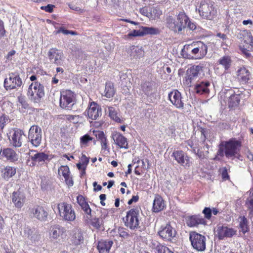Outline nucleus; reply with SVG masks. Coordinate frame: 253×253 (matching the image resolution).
<instances>
[{"instance_id": "obj_2", "label": "nucleus", "mask_w": 253, "mask_h": 253, "mask_svg": "<svg viewBox=\"0 0 253 253\" xmlns=\"http://www.w3.org/2000/svg\"><path fill=\"white\" fill-rule=\"evenodd\" d=\"M239 40V47L247 56H250V52L253 51V36L248 30H240L237 34Z\"/></svg>"}, {"instance_id": "obj_3", "label": "nucleus", "mask_w": 253, "mask_h": 253, "mask_svg": "<svg viewBox=\"0 0 253 253\" xmlns=\"http://www.w3.org/2000/svg\"><path fill=\"white\" fill-rule=\"evenodd\" d=\"M125 225L132 231H140L141 217L139 211L137 208H132L126 212L124 218Z\"/></svg>"}, {"instance_id": "obj_43", "label": "nucleus", "mask_w": 253, "mask_h": 253, "mask_svg": "<svg viewBox=\"0 0 253 253\" xmlns=\"http://www.w3.org/2000/svg\"><path fill=\"white\" fill-rule=\"evenodd\" d=\"M155 253H174L172 250L167 246L161 243L158 244L154 247Z\"/></svg>"}, {"instance_id": "obj_38", "label": "nucleus", "mask_w": 253, "mask_h": 253, "mask_svg": "<svg viewBox=\"0 0 253 253\" xmlns=\"http://www.w3.org/2000/svg\"><path fill=\"white\" fill-rule=\"evenodd\" d=\"M218 63L223 67L225 72H227L231 67L232 60L229 55H224L218 60Z\"/></svg>"}, {"instance_id": "obj_26", "label": "nucleus", "mask_w": 253, "mask_h": 253, "mask_svg": "<svg viewBox=\"0 0 253 253\" xmlns=\"http://www.w3.org/2000/svg\"><path fill=\"white\" fill-rule=\"evenodd\" d=\"M113 244L111 240L102 239L98 241L96 248L99 253H109Z\"/></svg>"}, {"instance_id": "obj_12", "label": "nucleus", "mask_w": 253, "mask_h": 253, "mask_svg": "<svg viewBox=\"0 0 253 253\" xmlns=\"http://www.w3.org/2000/svg\"><path fill=\"white\" fill-rule=\"evenodd\" d=\"M42 129L37 125L31 126L28 132V139L35 147L39 146L42 141Z\"/></svg>"}, {"instance_id": "obj_10", "label": "nucleus", "mask_w": 253, "mask_h": 253, "mask_svg": "<svg viewBox=\"0 0 253 253\" xmlns=\"http://www.w3.org/2000/svg\"><path fill=\"white\" fill-rule=\"evenodd\" d=\"M203 66L200 65H194L189 68L186 71L184 83L188 86H191L192 84L197 79L198 75L203 70Z\"/></svg>"}, {"instance_id": "obj_24", "label": "nucleus", "mask_w": 253, "mask_h": 253, "mask_svg": "<svg viewBox=\"0 0 253 253\" xmlns=\"http://www.w3.org/2000/svg\"><path fill=\"white\" fill-rule=\"evenodd\" d=\"M11 199L15 207L21 209L25 204L26 197L24 193L18 190L12 193Z\"/></svg>"}, {"instance_id": "obj_23", "label": "nucleus", "mask_w": 253, "mask_h": 253, "mask_svg": "<svg viewBox=\"0 0 253 253\" xmlns=\"http://www.w3.org/2000/svg\"><path fill=\"white\" fill-rule=\"evenodd\" d=\"M186 224L190 227H198L199 225L206 224V220L201 215L189 216L186 218Z\"/></svg>"}, {"instance_id": "obj_4", "label": "nucleus", "mask_w": 253, "mask_h": 253, "mask_svg": "<svg viewBox=\"0 0 253 253\" xmlns=\"http://www.w3.org/2000/svg\"><path fill=\"white\" fill-rule=\"evenodd\" d=\"M27 95L31 101L39 103L44 96L43 85L39 82L31 83L29 86Z\"/></svg>"}, {"instance_id": "obj_18", "label": "nucleus", "mask_w": 253, "mask_h": 253, "mask_svg": "<svg viewBox=\"0 0 253 253\" xmlns=\"http://www.w3.org/2000/svg\"><path fill=\"white\" fill-rule=\"evenodd\" d=\"M48 158V155L43 152H36L33 155H30L28 162L31 167L43 163Z\"/></svg>"}, {"instance_id": "obj_20", "label": "nucleus", "mask_w": 253, "mask_h": 253, "mask_svg": "<svg viewBox=\"0 0 253 253\" xmlns=\"http://www.w3.org/2000/svg\"><path fill=\"white\" fill-rule=\"evenodd\" d=\"M59 176H63L66 184L68 187H72L74 185L73 176L71 174L70 169L68 166H61L58 169Z\"/></svg>"}, {"instance_id": "obj_40", "label": "nucleus", "mask_w": 253, "mask_h": 253, "mask_svg": "<svg viewBox=\"0 0 253 253\" xmlns=\"http://www.w3.org/2000/svg\"><path fill=\"white\" fill-rule=\"evenodd\" d=\"M177 22L181 27V30L184 29L189 21V17L184 11L180 12L176 16Z\"/></svg>"}, {"instance_id": "obj_15", "label": "nucleus", "mask_w": 253, "mask_h": 253, "mask_svg": "<svg viewBox=\"0 0 253 253\" xmlns=\"http://www.w3.org/2000/svg\"><path fill=\"white\" fill-rule=\"evenodd\" d=\"M31 216L41 221L47 220L48 212L45 208L41 205H36L30 209Z\"/></svg>"}, {"instance_id": "obj_13", "label": "nucleus", "mask_w": 253, "mask_h": 253, "mask_svg": "<svg viewBox=\"0 0 253 253\" xmlns=\"http://www.w3.org/2000/svg\"><path fill=\"white\" fill-rule=\"evenodd\" d=\"M158 234L164 241L171 242L176 235V231L169 223L165 226H161Z\"/></svg>"}, {"instance_id": "obj_35", "label": "nucleus", "mask_w": 253, "mask_h": 253, "mask_svg": "<svg viewBox=\"0 0 253 253\" xmlns=\"http://www.w3.org/2000/svg\"><path fill=\"white\" fill-rule=\"evenodd\" d=\"M93 133L101 143L102 150H108V141L103 131H94Z\"/></svg>"}, {"instance_id": "obj_1", "label": "nucleus", "mask_w": 253, "mask_h": 253, "mask_svg": "<svg viewBox=\"0 0 253 253\" xmlns=\"http://www.w3.org/2000/svg\"><path fill=\"white\" fill-rule=\"evenodd\" d=\"M208 46L203 42H194L184 46L182 50V56L186 59L199 60L203 59L207 54Z\"/></svg>"}, {"instance_id": "obj_36", "label": "nucleus", "mask_w": 253, "mask_h": 253, "mask_svg": "<svg viewBox=\"0 0 253 253\" xmlns=\"http://www.w3.org/2000/svg\"><path fill=\"white\" fill-rule=\"evenodd\" d=\"M167 26L174 32H179L182 31L181 27L179 25L177 19L169 16L167 19Z\"/></svg>"}, {"instance_id": "obj_34", "label": "nucleus", "mask_w": 253, "mask_h": 253, "mask_svg": "<svg viewBox=\"0 0 253 253\" xmlns=\"http://www.w3.org/2000/svg\"><path fill=\"white\" fill-rule=\"evenodd\" d=\"M66 232L65 228L59 225H54L50 228V235L53 239H58Z\"/></svg>"}, {"instance_id": "obj_39", "label": "nucleus", "mask_w": 253, "mask_h": 253, "mask_svg": "<svg viewBox=\"0 0 253 253\" xmlns=\"http://www.w3.org/2000/svg\"><path fill=\"white\" fill-rule=\"evenodd\" d=\"M71 241L72 244L75 246H78L83 243L84 237L82 232L79 230L74 231Z\"/></svg>"}, {"instance_id": "obj_8", "label": "nucleus", "mask_w": 253, "mask_h": 253, "mask_svg": "<svg viewBox=\"0 0 253 253\" xmlns=\"http://www.w3.org/2000/svg\"><path fill=\"white\" fill-rule=\"evenodd\" d=\"M189 240L193 248L198 251H204L206 249V238L196 231H192L189 234Z\"/></svg>"}, {"instance_id": "obj_9", "label": "nucleus", "mask_w": 253, "mask_h": 253, "mask_svg": "<svg viewBox=\"0 0 253 253\" xmlns=\"http://www.w3.org/2000/svg\"><path fill=\"white\" fill-rule=\"evenodd\" d=\"M75 96L74 93L70 90H65L60 92V106L64 109L71 110L74 105Z\"/></svg>"}, {"instance_id": "obj_50", "label": "nucleus", "mask_w": 253, "mask_h": 253, "mask_svg": "<svg viewBox=\"0 0 253 253\" xmlns=\"http://www.w3.org/2000/svg\"><path fill=\"white\" fill-rule=\"evenodd\" d=\"M240 228L241 231L244 234L249 231L248 220L245 216H243L241 218V220L240 222Z\"/></svg>"}, {"instance_id": "obj_57", "label": "nucleus", "mask_w": 253, "mask_h": 253, "mask_svg": "<svg viewBox=\"0 0 253 253\" xmlns=\"http://www.w3.org/2000/svg\"><path fill=\"white\" fill-rule=\"evenodd\" d=\"M203 213L205 214V217L208 219H210L211 217V210L210 208L206 207L203 211Z\"/></svg>"}, {"instance_id": "obj_14", "label": "nucleus", "mask_w": 253, "mask_h": 253, "mask_svg": "<svg viewBox=\"0 0 253 253\" xmlns=\"http://www.w3.org/2000/svg\"><path fill=\"white\" fill-rule=\"evenodd\" d=\"M237 230L227 226L217 225L215 231V236L219 240H222L225 238H232L236 235Z\"/></svg>"}, {"instance_id": "obj_33", "label": "nucleus", "mask_w": 253, "mask_h": 253, "mask_svg": "<svg viewBox=\"0 0 253 253\" xmlns=\"http://www.w3.org/2000/svg\"><path fill=\"white\" fill-rule=\"evenodd\" d=\"M86 223L93 229L99 230L103 227V220L102 218L94 217L86 220Z\"/></svg>"}, {"instance_id": "obj_25", "label": "nucleus", "mask_w": 253, "mask_h": 253, "mask_svg": "<svg viewBox=\"0 0 253 253\" xmlns=\"http://www.w3.org/2000/svg\"><path fill=\"white\" fill-rule=\"evenodd\" d=\"M236 76L238 81L241 84H246L250 79L251 73L246 67H242L238 69L236 72Z\"/></svg>"}, {"instance_id": "obj_29", "label": "nucleus", "mask_w": 253, "mask_h": 253, "mask_svg": "<svg viewBox=\"0 0 253 253\" xmlns=\"http://www.w3.org/2000/svg\"><path fill=\"white\" fill-rule=\"evenodd\" d=\"M165 207V203L163 198L159 195H156L153 203V211L158 212L163 211Z\"/></svg>"}, {"instance_id": "obj_64", "label": "nucleus", "mask_w": 253, "mask_h": 253, "mask_svg": "<svg viewBox=\"0 0 253 253\" xmlns=\"http://www.w3.org/2000/svg\"><path fill=\"white\" fill-rule=\"evenodd\" d=\"M139 200V196L138 195L133 196L132 198L128 201L127 204L129 205H131L133 202L136 203Z\"/></svg>"}, {"instance_id": "obj_60", "label": "nucleus", "mask_w": 253, "mask_h": 253, "mask_svg": "<svg viewBox=\"0 0 253 253\" xmlns=\"http://www.w3.org/2000/svg\"><path fill=\"white\" fill-rule=\"evenodd\" d=\"M140 12L143 15L146 16L148 17L150 14V8L148 9V7L145 6L140 9Z\"/></svg>"}, {"instance_id": "obj_21", "label": "nucleus", "mask_w": 253, "mask_h": 253, "mask_svg": "<svg viewBox=\"0 0 253 253\" xmlns=\"http://www.w3.org/2000/svg\"><path fill=\"white\" fill-rule=\"evenodd\" d=\"M169 99L170 102L177 108L182 109L184 103L182 101L181 93L177 89H174L169 93Z\"/></svg>"}, {"instance_id": "obj_22", "label": "nucleus", "mask_w": 253, "mask_h": 253, "mask_svg": "<svg viewBox=\"0 0 253 253\" xmlns=\"http://www.w3.org/2000/svg\"><path fill=\"white\" fill-rule=\"evenodd\" d=\"M88 117L91 120H96L101 115L102 110L100 106L96 102H89L86 110Z\"/></svg>"}, {"instance_id": "obj_51", "label": "nucleus", "mask_w": 253, "mask_h": 253, "mask_svg": "<svg viewBox=\"0 0 253 253\" xmlns=\"http://www.w3.org/2000/svg\"><path fill=\"white\" fill-rule=\"evenodd\" d=\"M246 205L250 211L249 215L253 216V190L252 195L247 199Z\"/></svg>"}, {"instance_id": "obj_37", "label": "nucleus", "mask_w": 253, "mask_h": 253, "mask_svg": "<svg viewBox=\"0 0 253 253\" xmlns=\"http://www.w3.org/2000/svg\"><path fill=\"white\" fill-rule=\"evenodd\" d=\"M115 92L116 90L113 83L110 82H106L103 95L106 98H110L114 96Z\"/></svg>"}, {"instance_id": "obj_30", "label": "nucleus", "mask_w": 253, "mask_h": 253, "mask_svg": "<svg viewBox=\"0 0 253 253\" xmlns=\"http://www.w3.org/2000/svg\"><path fill=\"white\" fill-rule=\"evenodd\" d=\"M23 134L22 130L16 129L11 136L10 140L11 144L15 147H20L22 145V137Z\"/></svg>"}, {"instance_id": "obj_62", "label": "nucleus", "mask_w": 253, "mask_h": 253, "mask_svg": "<svg viewBox=\"0 0 253 253\" xmlns=\"http://www.w3.org/2000/svg\"><path fill=\"white\" fill-rule=\"evenodd\" d=\"M19 102L25 109L29 107V104L24 98L22 97L19 98Z\"/></svg>"}, {"instance_id": "obj_27", "label": "nucleus", "mask_w": 253, "mask_h": 253, "mask_svg": "<svg viewBox=\"0 0 253 253\" xmlns=\"http://www.w3.org/2000/svg\"><path fill=\"white\" fill-rule=\"evenodd\" d=\"M113 138L117 145L120 148L127 149L128 142L126 138L120 132H115L113 134Z\"/></svg>"}, {"instance_id": "obj_52", "label": "nucleus", "mask_w": 253, "mask_h": 253, "mask_svg": "<svg viewBox=\"0 0 253 253\" xmlns=\"http://www.w3.org/2000/svg\"><path fill=\"white\" fill-rule=\"evenodd\" d=\"M141 89L145 93L149 92L152 90V85L151 83L146 82L141 84Z\"/></svg>"}, {"instance_id": "obj_44", "label": "nucleus", "mask_w": 253, "mask_h": 253, "mask_svg": "<svg viewBox=\"0 0 253 253\" xmlns=\"http://www.w3.org/2000/svg\"><path fill=\"white\" fill-rule=\"evenodd\" d=\"M162 14V10L158 7L150 8V14L148 16L149 19H156L160 17Z\"/></svg>"}, {"instance_id": "obj_59", "label": "nucleus", "mask_w": 253, "mask_h": 253, "mask_svg": "<svg viewBox=\"0 0 253 253\" xmlns=\"http://www.w3.org/2000/svg\"><path fill=\"white\" fill-rule=\"evenodd\" d=\"M6 31L4 29V23L0 19V39L3 37L5 35Z\"/></svg>"}, {"instance_id": "obj_45", "label": "nucleus", "mask_w": 253, "mask_h": 253, "mask_svg": "<svg viewBox=\"0 0 253 253\" xmlns=\"http://www.w3.org/2000/svg\"><path fill=\"white\" fill-rule=\"evenodd\" d=\"M142 29L143 36L146 35H157L160 34L161 31L156 28L143 27H141Z\"/></svg>"}, {"instance_id": "obj_31", "label": "nucleus", "mask_w": 253, "mask_h": 253, "mask_svg": "<svg viewBox=\"0 0 253 253\" xmlns=\"http://www.w3.org/2000/svg\"><path fill=\"white\" fill-rule=\"evenodd\" d=\"M210 83L209 81H202L196 84L194 90L197 94H208L210 92L209 86Z\"/></svg>"}, {"instance_id": "obj_49", "label": "nucleus", "mask_w": 253, "mask_h": 253, "mask_svg": "<svg viewBox=\"0 0 253 253\" xmlns=\"http://www.w3.org/2000/svg\"><path fill=\"white\" fill-rule=\"evenodd\" d=\"M229 172H230V168L222 167L219 169V172L221 175L223 181L230 180V176L228 174Z\"/></svg>"}, {"instance_id": "obj_54", "label": "nucleus", "mask_w": 253, "mask_h": 253, "mask_svg": "<svg viewBox=\"0 0 253 253\" xmlns=\"http://www.w3.org/2000/svg\"><path fill=\"white\" fill-rule=\"evenodd\" d=\"M225 155L224 153V147L223 146V144H221L219 145V149L216 153V155L215 156V158L213 159V160H217V157L220 156L221 157H223Z\"/></svg>"}, {"instance_id": "obj_16", "label": "nucleus", "mask_w": 253, "mask_h": 253, "mask_svg": "<svg viewBox=\"0 0 253 253\" xmlns=\"http://www.w3.org/2000/svg\"><path fill=\"white\" fill-rule=\"evenodd\" d=\"M0 159L11 163H15L18 161L19 155L16 150L10 147L3 148L0 151Z\"/></svg>"}, {"instance_id": "obj_53", "label": "nucleus", "mask_w": 253, "mask_h": 253, "mask_svg": "<svg viewBox=\"0 0 253 253\" xmlns=\"http://www.w3.org/2000/svg\"><path fill=\"white\" fill-rule=\"evenodd\" d=\"M60 33H62L65 35L71 34L72 35H77L78 34L76 31L68 30L65 29L63 27H60L56 32L57 34H59Z\"/></svg>"}, {"instance_id": "obj_5", "label": "nucleus", "mask_w": 253, "mask_h": 253, "mask_svg": "<svg viewBox=\"0 0 253 253\" xmlns=\"http://www.w3.org/2000/svg\"><path fill=\"white\" fill-rule=\"evenodd\" d=\"M198 11L202 17L208 20L213 19L217 14L215 3L210 0L201 2Z\"/></svg>"}, {"instance_id": "obj_63", "label": "nucleus", "mask_w": 253, "mask_h": 253, "mask_svg": "<svg viewBox=\"0 0 253 253\" xmlns=\"http://www.w3.org/2000/svg\"><path fill=\"white\" fill-rule=\"evenodd\" d=\"M5 125V117L1 116L0 117V130H2Z\"/></svg>"}, {"instance_id": "obj_19", "label": "nucleus", "mask_w": 253, "mask_h": 253, "mask_svg": "<svg viewBox=\"0 0 253 253\" xmlns=\"http://www.w3.org/2000/svg\"><path fill=\"white\" fill-rule=\"evenodd\" d=\"M47 56L51 62L59 65L63 61L64 54L62 51L56 48H51L49 50Z\"/></svg>"}, {"instance_id": "obj_32", "label": "nucleus", "mask_w": 253, "mask_h": 253, "mask_svg": "<svg viewBox=\"0 0 253 253\" xmlns=\"http://www.w3.org/2000/svg\"><path fill=\"white\" fill-rule=\"evenodd\" d=\"M78 204L87 215L91 216V209H90L86 199L82 195H79L77 197Z\"/></svg>"}, {"instance_id": "obj_7", "label": "nucleus", "mask_w": 253, "mask_h": 253, "mask_svg": "<svg viewBox=\"0 0 253 253\" xmlns=\"http://www.w3.org/2000/svg\"><path fill=\"white\" fill-rule=\"evenodd\" d=\"M241 146V141L235 138H232L228 141H225L223 144L225 156L227 158L235 157Z\"/></svg>"}, {"instance_id": "obj_11", "label": "nucleus", "mask_w": 253, "mask_h": 253, "mask_svg": "<svg viewBox=\"0 0 253 253\" xmlns=\"http://www.w3.org/2000/svg\"><path fill=\"white\" fill-rule=\"evenodd\" d=\"M22 84V80L17 72L10 73L9 78H6L4 81V86L7 90L17 88Z\"/></svg>"}, {"instance_id": "obj_55", "label": "nucleus", "mask_w": 253, "mask_h": 253, "mask_svg": "<svg viewBox=\"0 0 253 253\" xmlns=\"http://www.w3.org/2000/svg\"><path fill=\"white\" fill-rule=\"evenodd\" d=\"M118 233L119 236L123 238H127L130 236L128 233L126 231V229L124 228H119Z\"/></svg>"}, {"instance_id": "obj_42", "label": "nucleus", "mask_w": 253, "mask_h": 253, "mask_svg": "<svg viewBox=\"0 0 253 253\" xmlns=\"http://www.w3.org/2000/svg\"><path fill=\"white\" fill-rule=\"evenodd\" d=\"M130 55L134 58H139L144 53V51L138 46L132 45L130 47Z\"/></svg>"}, {"instance_id": "obj_61", "label": "nucleus", "mask_w": 253, "mask_h": 253, "mask_svg": "<svg viewBox=\"0 0 253 253\" xmlns=\"http://www.w3.org/2000/svg\"><path fill=\"white\" fill-rule=\"evenodd\" d=\"M80 160L83 165L86 166L89 163V158L86 156L84 154L82 153Z\"/></svg>"}, {"instance_id": "obj_17", "label": "nucleus", "mask_w": 253, "mask_h": 253, "mask_svg": "<svg viewBox=\"0 0 253 253\" xmlns=\"http://www.w3.org/2000/svg\"><path fill=\"white\" fill-rule=\"evenodd\" d=\"M172 157L182 166L190 167L191 165L190 157L182 150H174L172 154Z\"/></svg>"}, {"instance_id": "obj_58", "label": "nucleus", "mask_w": 253, "mask_h": 253, "mask_svg": "<svg viewBox=\"0 0 253 253\" xmlns=\"http://www.w3.org/2000/svg\"><path fill=\"white\" fill-rule=\"evenodd\" d=\"M128 36L132 37L143 36V33L142 29H141V30H133L131 33L128 34Z\"/></svg>"}, {"instance_id": "obj_41", "label": "nucleus", "mask_w": 253, "mask_h": 253, "mask_svg": "<svg viewBox=\"0 0 253 253\" xmlns=\"http://www.w3.org/2000/svg\"><path fill=\"white\" fill-rule=\"evenodd\" d=\"M2 172L3 178L8 180L16 174V169L14 167L6 166L2 171Z\"/></svg>"}, {"instance_id": "obj_46", "label": "nucleus", "mask_w": 253, "mask_h": 253, "mask_svg": "<svg viewBox=\"0 0 253 253\" xmlns=\"http://www.w3.org/2000/svg\"><path fill=\"white\" fill-rule=\"evenodd\" d=\"M109 116L111 119L117 123H122V120L118 116L117 111L113 107H108Z\"/></svg>"}, {"instance_id": "obj_48", "label": "nucleus", "mask_w": 253, "mask_h": 253, "mask_svg": "<svg viewBox=\"0 0 253 253\" xmlns=\"http://www.w3.org/2000/svg\"><path fill=\"white\" fill-rule=\"evenodd\" d=\"M93 140V137H91L88 134L82 136L80 139V145L81 147H86L88 145V143Z\"/></svg>"}, {"instance_id": "obj_56", "label": "nucleus", "mask_w": 253, "mask_h": 253, "mask_svg": "<svg viewBox=\"0 0 253 253\" xmlns=\"http://www.w3.org/2000/svg\"><path fill=\"white\" fill-rule=\"evenodd\" d=\"M55 7L54 5L48 4L46 6H42L41 7L42 10L49 13H52L53 11V9Z\"/></svg>"}, {"instance_id": "obj_47", "label": "nucleus", "mask_w": 253, "mask_h": 253, "mask_svg": "<svg viewBox=\"0 0 253 253\" xmlns=\"http://www.w3.org/2000/svg\"><path fill=\"white\" fill-rule=\"evenodd\" d=\"M137 164H139L140 163H141V165H137L135 167L134 169V173L136 175H140L144 172V171L145 169V163L144 160H138L137 161Z\"/></svg>"}, {"instance_id": "obj_28", "label": "nucleus", "mask_w": 253, "mask_h": 253, "mask_svg": "<svg viewBox=\"0 0 253 253\" xmlns=\"http://www.w3.org/2000/svg\"><path fill=\"white\" fill-rule=\"evenodd\" d=\"M238 90L237 93L234 92L229 97L228 100V107L230 109L235 108L239 106L242 94Z\"/></svg>"}, {"instance_id": "obj_6", "label": "nucleus", "mask_w": 253, "mask_h": 253, "mask_svg": "<svg viewBox=\"0 0 253 253\" xmlns=\"http://www.w3.org/2000/svg\"><path fill=\"white\" fill-rule=\"evenodd\" d=\"M57 208L59 216L63 220L73 221L76 219V215L73 206L67 202L57 204Z\"/></svg>"}]
</instances>
